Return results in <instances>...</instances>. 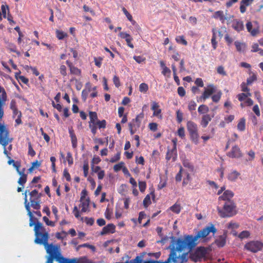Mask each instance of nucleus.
Returning a JSON list of instances; mask_svg holds the SVG:
<instances>
[{
  "instance_id": "32",
  "label": "nucleus",
  "mask_w": 263,
  "mask_h": 263,
  "mask_svg": "<svg viewBox=\"0 0 263 263\" xmlns=\"http://www.w3.org/2000/svg\"><path fill=\"white\" fill-rule=\"evenodd\" d=\"M170 210L176 214H179L181 211V205L177 203H175L174 205L170 208Z\"/></svg>"
},
{
  "instance_id": "63",
  "label": "nucleus",
  "mask_w": 263,
  "mask_h": 263,
  "mask_svg": "<svg viewBox=\"0 0 263 263\" xmlns=\"http://www.w3.org/2000/svg\"><path fill=\"white\" fill-rule=\"evenodd\" d=\"M237 98L239 101L242 102L247 99V95L245 93H240L237 95Z\"/></svg>"
},
{
  "instance_id": "8",
  "label": "nucleus",
  "mask_w": 263,
  "mask_h": 263,
  "mask_svg": "<svg viewBox=\"0 0 263 263\" xmlns=\"http://www.w3.org/2000/svg\"><path fill=\"white\" fill-rule=\"evenodd\" d=\"M216 87L213 84H210L206 88H204V91L200 97V99L205 101L208 99L213 93L216 92Z\"/></svg>"
},
{
  "instance_id": "17",
  "label": "nucleus",
  "mask_w": 263,
  "mask_h": 263,
  "mask_svg": "<svg viewBox=\"0 0 263 263\" xmlns=\"http://www.w3.org/2000/svg\"><path fill=\"white\" fill-rule=\"evenodd\" d=\"M254 0H242L240 2V12L243 14L247 11V7L250 6L253 2Z\"/></svg>"
},
{
  "instance_id": "10",
  "label": "nucleus",
  "mask_w": 263,
  "mask_h": 263,
  "mask_svg": "<svg viewBox=\"0 0 263 263\" xmlns=\"http://www.w3.org/2000/svg\"><path fill=\"white\" fill-rule=\"evenodd\" d=\"M177 157V144L175 143L172 149H168L166 155V159L167 161L172 159L173 162L176 160Z\"/></svg>"
},
{
  "instance_id": "42",
  "label": "nucleus",
  "mask_w": 263,
  "mask_h": 263,
  "mask_svg": "<svg viewBox=\"0 0 263 263\" xmlns=\"http://www.w3.org/2000/svg\"><path fill=\"white\" fill-rule=\"evenodd\" d=\"M148 89V85L145 83H142L140 84L139 91L141 92H146Z\"/></svg>"
},
{
  "instance_id": "30",
  "label": "nucleus",
  "mask_w": 263,
  "mask_h": 263,
  "mask_svg": "<svg viewBox=\"0 0 263 263\" xmlns=\"http://www.w3.org/2000/svg\"><path fill=\"white\" fill-rule=\"evenodd\" d=\"M55 34L57 37L60 40L64 39L68 36L67 33L60 30H57L55 31Z\"/></svg>"
},
{
  "instance_id": "61",
  "label": "nucleus",
  "mask_w": 263,
  "mask_h": 263,
  "mask_svg": "<svg viewBox=\"0 0 263 263\" xmlns=\"http://www.w3.org/2000/svg\"><path fill=\"white\" fill-rule=\"evenodd\" d=\"M66 160L68 162V163L69 165H71L73 164V158L70 152L67 153L66 156Z\"/></svg>"
},
{
  "instance_id": "21",
  "label": "nucleus",
  "mask_w": 263,
  "mask_h": 263,
  "mask_svg": "<svg viewBox=\"0 0 263 263\" xmlns=\"http://www.w3.org/2000/svg\"><path fill=\"white\" fill-rule=\"evenodd\" d=\"M240 175V174L236 170L231 171L228 175V179L229 181L232 182L235 181L238 177Z\"/></svg>"
},
{
  "instance_id": "15",
  "label": "nucleus",
  "mask_w": 263,
  "mask_h": 263,
  "mask_svg": "<svg viewBox=\"0 0 263 263\" xmlns=\"http://www.w3.org/2000/svg\"><path fill=\"white\" fill-rule=\"evenodd\" d=\"M213 116H211L209 114H204L202 116L201 121L200 122V125L203 128L207 127L209 122L212 120Z\"/></svg>"
},
{
  "instance_id": "41",
  "label": "nucleus",
  "mask_w": 263,
  "mask_h": 263,
  "mask_svg": "<svg viewBox=\"0 0 263 263\" xmlns=\"http://www.w3.org/2000/svg\"><path fill=\"white\" fill-rule=\"evenodd\" d=\"M67 233L64 231L55 233V237L60 240H63L67 236Z\"/></svg>"
},
{
  "instance_id": "9",
  "label": "nucleus",
  "mask_w": 263,
  "mask_h": 263,
  "mask_svg": "<svg viewBox=\"0 0 263 263\" xmlns=\"http://www.w3.org/2000/svg\"><path fill=\"white\" fill-rule=\"evenodd\" d=\"M227 156L231 158H239L242 154L240 148L236 145L233 146L231 151L227 153Z\"/></svg>"
},
{
  "instance_id": "57",
  "label": "nucleus",
  "mask_w": 263,
  "mask_h": 263,
  "mask_svg": "<svg viewBox=\"0 0 263 263\" xmlns=\"http://www.w3.org/2000/svg\"><path fill=\"white\" fill-rule=\"evenodd\" d=\"M196 107V103L194 101H191L188 105V109L190 111H193L195 110Z\"/></svg>"
},
{
  "instance_id": "56",
  "label": "nucleus",
  "mask_w": 263,
  "mask_h": 263,
  "mask_svg": "<svg viewBox=\"0 0 263 263\" xmlns=\"http://www.w3.org/2000/svg\"><path fill=\"white\" fill-rule=\"evenodd\" d=\"M183 171V168L181 166H180V170L179 172L177 173L175 177L176 181L177 182H180L181 180L182 179V172Z\"/></svg>"
},
{
  "instance_id": "38",
  "label": "nucleus",
  "mask_w": 263,
  "mask_h": 263,
  "mask_svg": "<svg viewBox=\"0 0 263 263\" xmlns=\"http://www.w3.org/2000/svg\"><path fill=\"white\" fill-rule=\"evenodd\" d=\"M91 90V88L90 87L88 88L87 89H83L82 91V99L83 101L85 102L87 99V97L89 92Z\"/></svg>"
},
{
  "instance_id": "27",
  "label": "nucleus",
  "mask_w": 263,
  "mask_h": 263,
  "mask_svg": "<svg viewBox=\"0 0 263 263\" xmlns=\"http://www.w3.org/2000/svg\"><path fill=\"white\" fill-rule=\"evenodd\" d=\"M234 44L236 49L238 52H243L246 48V45L245 43H241L238 41H235Z\"/></svg>"
},
{
  "instance_id": "18",
  "label": "nucleus",
  "mask_w": 263,
  "mask_h": 263,
  "mask_svg": "<svg viewBox=\"0 0 263 263\" xmlns=\"http://www.w3.org/2000/svg\"><path fill=\"white\" fill-rule=\"evenodd\" d=\"M25 168H23L21 170V172H18V174L20 175V177L18 180L17 183L23 187L27 180V175L25 173Z\"/></svg>"
},
{
  "instance_id": "45",
  "label": "nucleus",
  "mask_w": 263,
  "mask_h": 263,
  "mask_svg": "<svg viewBox=\"0 0 263 263\" xmlns=\"http://www.w3.org/2000/svg\"><path fill=\"white\" fill-rule=\"evenodd\" d=\"M177 135L181 139L185 138V130L183 126L179 127L177 130Z\"/></svg>"
},
{
  "instance_id": "7",
  "label": "nucleus",
  "mask_w": 263,
  "mask_h": 263,
  "mask_svg": "<svg viewBox=\"0 0 263 263\" xmlns=\"http://www.w3.org/2000/svg\"><path fill=\"white\" fill-rule=\"evenodd\" d=\"M263 248V243L259 241H251L245 245V248L252 252L256 253Z\"/></svg>"
},
{
  "instance_id": "39",
  "label": "nucleus",
  "mask_w": 263,
  "mask_h": 263,
  "mask_svg": "<svg viewBox=\"0 0 263 263\" xmlns=\"http://www.w3.org/2000/svg\"><path fill=\"white\" fill-rule=\"evenodd\" d=\"M70 73L77 76H80L81 73V70L77 68V67H75L74 65L69 69Z\"/></svg>"
},
{
  "instance_id": "49",
  "label": "nucleus",
  "mask_w": 263,
  "mask_h": 263,
  "mask_svg": "<svg viewBox=\"0 0 263 263\" xmlns=\"http://www.w3.org/2000/svg\"><path fill=\"white\" fill-rule=\"evenodd\" d=\"M217 72L218 74L223 76H227V72L224 70V68L222 66H219L217 68Z\"/></svg>"
},
{
  "instance_id": "44",
  "label": "nucleus",
  "mask_w": 263,
  "mask_h": 263,
  "mask_svg": "<svg viewBox=\"0 0 263 263\" xmlns=\"http://www.w3.org/2000/svg\"><path fill=\"white\" fill-rule=\"evenodd\" d=\"M182 163L185 167L189 168L191 171H193L194 166L187 160H184Z\"/></svg>"
},
{
  "instance_id": "22",
  "label": "nucleus",
  "mask_w": 263,
  "mask_h": 263,
  "mask_svg": "<svg viewBox=\"0 0 263 263\" xmlns=\"http://www.w3.org/2000/svg\"><path fill=\"white\" fill-rule=\"evenodd\" d=\"M206 254V250L204 247L198 248L194 253L195 256H198L200 259L203 258Z\"/></svg>"
},
{
  "instance_id": "14",
  "label": "nucleus",
  "mask_w": 263,
  "mask_h": 263,
  "mask_svg": "<svg viewBox=\"0 0 263 263\" xmlns=\"http://www.w3.org/2000/svg\"><path fill=\"white\" fill-rule=\"evenodd\" d=\"M234 195V193L231 190H226L223 194L219 197V200H224L226 202L227 201H233L231 199Z\"/></svg>"
},
{
  "instance_id": "43",
  "label": "nucleus",
  "mask_w": 263,
  "mask_h": 263,
  "mask_svg": "<svg viewBox=\"0 0 263 263\" xmlns=\"http://www.w3.org/2000/svg\"><path fill=\"white\" fill-rule=\"evenodd\" d=\"M143 206L145 208L148 207L151 204V197L149 195H147L143 201Z\"/></svg>"
},
{
  "instance_id": "24",
  "label": "nucleus",
  "mask_w": 263,
  "mask_h": 263,
  "mask_svg": "<svg viewBox=\"0 0 263 263\" xmlns=\"http://www.w3.org/2000/svg\"><path fill=\"white\" fill-rule=\"evenodd\" d=\"M213 17L216 19H219L222 23H223L226 20L223 12L221 10L216 11L213 15Z\"/></svg>"
},
{
  "instance_id": "29",
  "label": "nucleus",
  "mask_w": 263,
  "mask_h": 263,
  "mask_svg": "<svg viewBox=\"0 0 263 263\" xmlns=\"http://www.w3.org/2000/svg\"><path fill=\"white\" fill-rule=\"evenodd\" d=\"M212 37L211 39V43L212 46L214 49H215L217 47V42H216V33L217 30L216 28H213L212 30Z\"/></svg>"
},
{
  "instance_id": "25",
  "label": "nucleus",
  "mask_w": 263,
  "mask_h": 263,
  "mask_svg": "<svg viewBox=\"0 0 263 263\" xmlns=\"http://www.w3.org/2000/svg\"><path fill=\"white\" fill-rule=\"evenodd\" d=\"M57 255L58 257V259H56V261H58V263H65L66 259L64 257L61 253V249L60 246L57 245Z\"/></svg>"
},
{
  "instance_id": "52",
  "label": "nucleus",
  "mask_w": 263,
  "mask_h": 263,
  "mask_svg": "<svg viewBox=\"0 0 263 263\" xmlns=\"http://www.w3.org/2000/svg\"><path fill=\"white\" fill-rule=\"evenodd\" d=\"M43 221L45 222L46 225L49 226L51 227H54L55 226V223L54 222L52 221H50L49 220L48 218H47L46 216H44L43 218Z\"/></svg>"
},
{
  "instance_id": "11",
  "label": "nucleus",
  "mask_w": 263,
  "mask_h": 263,
  "mask_svg": "<svg viewBox=\"0 0 263 263\" xmlns=\"http://www.w3.org/2000/svg\"><path fill=\"white\" fill-rule=\"evenodd\" d=\"M144 118L143 112H141L136 117L133 119L132 122H129L128 124H132V126L135 127V129L139 128L141 125V119Z\"/></svg>"
},
{
  "instance_id": "48",
  "label": "nucleus",
  "mask_w": 263,
  "mask_h": 263,
  "mask_svg": "<svg viewBox=\"0 0 263 263\" xmlns=\"http://www.w3.org/2000/svg\"><path fill=\"white\" fill-rule=\"evenodd\" d=\"M176 120L178 123H181L183 120V114L179 110L176 111Z\"/></svg>"
},
{
  "instance_id": "59",
  "label": "nucleus",
  "mask_w": 263,
  "mask_h": 263,
  "mask_svg": "<svg viewBox=\"0 0 263 263\" xmlns=\"http://www.w3.org/2000/svg\"><path fill=\"white\" fill-rule=\"evenodd\" d=\"M146 187V184L145 181L139 182V187L141 192H143L145 191Z\"/></svg>"
},
{
  "instance_id": "2",
  "label": "nucleus",
  "mask_w": 263,
  "mask_h": 263,
  "mask_svg": "<svg viewBox=\"0 0 263 263\" xmlns=\"http://www.w3.org/2000/svg\"><path fill=\"white\" fill-rule=\"evenodd\" d=\"M34 230L35 232V238L34 242L39 245H43L49 255L46 263H53L54 259H58L57 255V245L48 243L49 235L48 231L46 230L43 224L37 222L35 224Z\"/></svg>"
},
{
  "instance_id": "26",
  "label": "nucleus",
  "mask_w": 263,
  "mask_h": 263,
  "mask_svg": "<svg viewBox=\"0 0 263 263\" xmlns=\"http://www.w3.org/2000/svg\"><path fill=\"white\" fill-rule=\"evenodd\" d=\"M69 133L71 138L72 147L76 148L77 146V138L72 129H69Z\"/></svg>"
},
{
  "instance_id": "13",
  "label": "nucleus",
  "mask_w": 263,
  "mask_h": 263,
  "mask_svg": "<svg viewBox=\"0 0 263 263\" xmlns=\"http://www.w3.org/2000/svg\"><path fill=\"white\" fill-rule=\"evenodd\" d=\"M151 109L153 110V116L157 117L159 119L162 118L161 109L160 108V106L157 102H153Z\"/></svg>"
},
{
  "instance_id": "16",
  "label": "nucleus",
  "mask_w": 263,
  "mask_h": 263,
  "mask_svg": "<svg viewBox=\"0 0 263 263\" xmlns=\"http://www.w3.org/2000/svg\"><path fill=\"white\" fill-rule=\"evenodd\" d=\"M115 226L114 224L110 223L103 228L100 232L101 235H104L108 233H114L115 232Z\"/></svg>"
},
{
  "instance_id": "35",
  "label": "nucleus",
  "mask_w": 263,
  "mask_h": 263,
  "mask_svg": "<svg viewBox=\"0 0 263 263\" xmlns=\"http://www.w3.org/2000/svg\"><path fill=\"white\" fill-rule=\"evenodd\" d=\"M252 73V75H251L247 80V83L248 85H251L254 82L257 80V76L254 73H250V74Z\"/></svg>"
},
{
  "instance_id": "3",
  "label": "nucleus",
  "mask_w": 263,
  "mask_h": 263,
  "mask_svg": "<svg viewBox=\"0 0 263 263\" xmlns=\"http://www.w3.org/2000/svg\"><path fill=\"white\" fill-rule=\"evenodd\" d=\"M24 204L26 210L27 211V215L29 217V226H34L37 223H35L36 220L33 217V214L31 211L30 206L33 209L39 210L41 209V197L42 196V193H39L36 190H33L30 192L26 190L24 193ZM39 222L37 221L36 222Z\"/></svg>"
},
{
  "instance_id": "1",
  "label": "nucleus",
  "mask_w": 263,
  "mask_h": 263,
  "mask_svg": "<svg viewBox=\"0 0 263 263\" xmlns=\"http://www.w3.org/2000/svg\"><path fill=\"white\" fill-rule=\"evenodd\" d=\"M217 230L213 224L206 226L201 230L198 232L195 236L192 235H187L184 238L171 237V242L168 248L171 250L168 257L165 261L154 260L149 259L144 260L143 263H184L187 261L188 257L187 253H182V251L185 250L190 251L195 247L198 238H204L207 236L210 233L212 232L213 234L216 233Z\"/></svg>"
},
{
  "instance_id": "4",
  "label": "nucleus",
  "mask_w": 263,
  "mask_h": 263,
  "mask_svg": "<svg viewBox=\"0 0 263 263\" xmlns=\"http://www.w3.org/2000/svg\"><path fill=\"white\" fill-rule=\"evenodd\" d=\"M7 100V95L4 88L0 86V144L6 147L12 142L9 137V131L5 123L2 122L4 116V106Z\"/></svg>"
},
{
  "instance_id": "5",
  "label": "nucleus",
  "mask_w": 263,
  "mask_h": 263,
  "mask_svg": "<svg viewBox=\"0 0 263 263\" xmlns=\"http://www.w3.org/2000/svg\"><path fill=\"white\" fill-rule=\"evenodd\" d=\"M236 205L234 201H227L225 202L222 209L218 208L217 210L221 217H230L236 214Z\"/></svg>"
},
{
  "instance_id": "46",
  "label": "nucleus",
  "mask_w": 263,
  "mask_h": 263,
  "mask_svg": "<svg viewBox=\"0 0 263 263\" xmlns=\"http://www.w3.org/2000/svg\"><path fill=\"white\" fill-rule=\"evenodd\" d=\"M83 168L84 171V175L85 177H86L88 175L89 170V164L88 161H84Z\"/></svg>"
},
{
  "instance_id": "12",
  "label": "nucleus",
  "mask_w": 263,
  "mask_h": 263,
  "mask_svg": "<svg viewBox=\"0 0 263 263\" xmlns=\"http://www.w3.org/2000/svg\"><path fill=\"white\" fill-rule=\"evenodd\" d=\"M227 235L224 233L222 235L219 236L215 240V243L219 248L223 247L226 243Z\"/></svg>"
},
{
  "instance_id": "33",
  "label": "nucleus",
  "mask_w": 263,
  "mask_h": 263,
  "mask_svg": "<svg viewBox=\"0 0 263 263\" xmlns=\"http://www.w3.org/2000/svg\"><path fill=\"white\" fill-rule=\"evenodd\" d=\"M246 128V120L245 118H241L237 124V129L240 131L245 130Z\"/></svg>"
},
{
  "instance_id": "58",
  "label": "nucleus",
  "mask_w": 263,
  "mask_h": 263,
  "mask_svg": "<svg viewBox=\"0 0 263 263\" xmlns=\"http://www.w3.org/2000/svg\"><path fill=\"white\" fill-rule=\"evenodd\" d=\"M177 92L179 96L182 97L185 95V90L182 86H180L177 89Z\"/></svg>"
},
{
  "instance_id": "40",
  "label": "nucleus",
  "mask_w": 263,
  "mask_h": 263,
  "mask_svg": "<svg viewBox=\"0 0 263 263\" xmlns=\"http://www.w3.org/2000/svg\"><path fill=\"white\" fill-rule=\"evenodd\" d=\"M250 235V233L249 231L245 230L242 231L238 235V237L241 239H243L245 238H248Z\"/></svg>"
},
{
  "instance_id": "51",
  "label": "nucleus",
  "mask_w": 263,
  "mask_h": 263,
  "mask_svg": "<svg viewBox=\"0 0 263 263\" xmlns=\"http://www.w3.org/2000/svg\"><path fill=\"white\" fill-rule=\"evenodd\" d=\"M120 155H121L120 152H118L113 157L110 158L109 161L111 163H115V162L118 161L120 159Z\"/></svg>"
},
{
  "instance_id": "64",
  "label": "nucleus",
  "mask_w": 263,
  "mask_h": 263,
  "mask_svg": "<svg viewBox=\"0 0 263 263\" xmlns=\"http://www.w3.org/2000/svg\"><path fill=\"white\" fill-rule=\"evenodd\" d=\"M60 73L63 76L65 77L67 75L66 67L65 65H62L60 67Z\"/></svg>"
},
{
  "instance_id": "62",
  "label": "nucleus",
  "mask_w": 263,
  "mask_h": 263,
  "mask_svg": "<svg viewBox=\"0 0 263 263\" xmlns=\"http://www.w3.org/2000/svg\"><path fill=\"white\" fill-rule=\"evenodd\" d=\"M133 58L139 64L141 63L142 62H144L145 60V58L140 55H135L134 56Z\"/></svg>"
},
{
  "instance_id": "53",
  "label": "nucleus",
  "mask_w": 263,
  "mask_h": 263,
  "mask_svg": "<svg viewBox=\"0 0 263 263\" xmlns=\"http://www.w3.org/2000/svg\"><path fill=\"white\" fill-rule=\"evenodd\" d=\"M50 161L52 163L51 164V168L52 172L55 173L56 172V168H55V161H56V158L55 157L51 156L50 158Z\"/></svg>"
},
{
  "instance_id": "19",
  "label": "nucleus",
  "mask_w": 263,
  "mask_h": 263,
  "mask_svg": "<svg viewBox=\"0 0 263 263\" xmlns=\"http://www.w3.org/2000/svg\"><path fill=\"white\" fill-rule=\"evenodd\" d=\"M232 27L235 30L237 31V32L242 31L244 29L243 22L238 20H233Z\"/></svg>"
},
{
  "instance_id": "23",
  "label": "nucleus",
  "mask_w": 263,
  "mask_h": 263,
  "mask_svg": "<svg viewBox=\"0 0 263 263\" xmlns=\"http://www.w3.org/2000/svg\"><path fill=\"white\" fill-rule=\"evenodd\" d=\"M246 28L248 32H250L252 36H255L258 33V29L254 28L252 29V24L251 22H248L246 24Z\"/></svg>"
},
{
  "instance_id": "6",
  "label": "nucleus",
  "mask_w": 263,
  "mask_h": 263,
  "mask_svg": "<svg viewBox=\"0 0 263 263\" xmlns=\"http://www.w3.org/2000/svg\"><path fill=\"white\" fill-rule=\"evenodd\" d=\"M186 128L191 140L197 144L198 143L199 137L197 124L192 121H188L186 123Z\"/></svg>"
},
{
  "instance_id": "34",
  "label": "nucleus",
  "mask_w": 263,
  "mask_h": 263,
  "mask_svg": "<svg viewBox=\"0 0 263 263\" xmlns=\"http://www.w3.org/2000/svg\"><path fill=\"white\" fill-rule=\"evenodd\" d=\"M222 96V92L220 90L217 91L215 94L212 96V100L213 102L217 103L220 100Z\"/></svg>"
},
{
  "instance_id": "20",
  "label": "nucleus",
  "mask_w": 263,
  "mask_h": 263,
  "mask_svg": "<svg viewBox=\"0 0 263 263\" xmlns=\"http://www.w3.org/2000/svg\"><path fill=\"white\" fill-rule=\"evenodd\" d=\"M80 204L79 208H81V212L84 213L87 211L89 205V199L88 198L86 199H80Z\"/></svg>"
},
{
  "instance_id": "54",
  "label": "nucleus",
  "mask_w": 263,
  "mask_h": 263,
  "mask_svg": "<svg viewBox=\"0 0 263 263\" xmlns=\"http://www.w3.org/2000/svg\"><path fill=\"white\" fill-rule=\"evenodd\" d=\"M103 60V58L101 57L99 58H94V62L95 63V65L99 68L101 67L102 65V62Z\"/></svg>"
},
{
  "instance_id": "31",
  "label": "nucleus",
  "mask_w": 263,
  "mask_h": 263,
  "mask_svg": "<svg viewBox=\"0 0 263 263\" xmlns=\"http://www.w3.org/2000/svg\"><path fill=\"white\" fill-rule=\"evenodd\" d=\"M209 111V108L206 105H201L199 106L198 108V111L200 114H206Z\"/></svg>"
},
{
  "instance_id": "28",
  "label": "nucleus",
  "mask_w": 263,
  "mask_h": 263,
  "mask_svg": "<svg viewBox=\"0 0 263 263\" xmlns=\"http://www.w3.org/2000/svg\"><path fill=\"white\" fill-rule=\"evenodd\" d=\"M89 116L90 118V121L89 122V124H95L96 122L98 121V115L96 112L95 111H89Z\"/></svg>"
},
{
  "instance_id": "55",
  "label": "nucleus",
  "mask_w": 263,
  "mask_h": 263,
  "mask_svg": "<svg viewBox=\"0 0 263 263\" xmlns=\"http://www.w3.org/2000/svg\"><path fill=\"white\" fill-rule=\"evenodd\" d=\"M26 69L27 70L29 69H31L33 73L36 76H38L40 74V73L36 67L26 66Z\"/></svg>"
},
{
  "instance_id": "50",
  "label": "nucleus",
  "mask_w": 263,
  "mask_h": 263,
  "mask_svg": "<svg viewBox=\"0 0 263 263\" xmlns=\"http://www.w3.org/2000/svg\"><path fill=\"white\" fill-rule=\"evenodd\" d=\"M176 40L177 42L181 43L182 44H183L184 45H186L187 44V41L185 40L184 36L182 35L177 37L176 39Z\"/></svg>"
},
{
  "instance_id": "36",
  "label": "nucleus",
  "mask_w": 263,
  "mask_h": 263,
  "mask_svg": "<svg viewBox=\"0 0 263 263\" xmlns=\"http://www.w3.org/2000/svg\"><path fill=\"white\" fill-rule=\"evenodd\" d=\"M122 11L124 13V14L126 15L127 19L133 24H134L135 23V21L133 20L132 15L128 12V11L126 9L125 7H123Z\"/></svg>"
},
{
  "instance_id": "37",
  "label": "nucleus",
  "mask_w": 263,
  "mask_h": 263,
  "mask_svg": "<svg viewBox=\"0 0 263 263\" xmlns=\"http://www.w3.org/2000/svg\"><path fill=\"white\" fill-rule=\"evenodd\" d=\"M96 126H97L99 129L105 128L106 126V121L105 120H102L101 121L98 120L95 123Z\"/></svg>"
},
{
  "instance_id": "60",
  "label": "nucleus",
  "mask_w": 263,
  "mask_h": 263,
  "mask_svg": "<svg viewBox=\"0 0 263 263\" xmlns=\"http://www.w3.org/2000/svg\"><path fill=\"white\" fill-rule=\"evenodd\" d=\"M113 82L116 87L117 88H118L121 85L119 78L117 76H114L113 78Z\"/></svg>"
},
{
  "instance_id": "47",
  "label": "nucleus",
  "mask_w": 263,
  "mask_h": 263,
  "mask_svg": "<svg viewBox=\"0 0 263 263\" xmlns=\"http://www.w3.org/2000/svg\"><path fill=\"white\" fill-rule=\"evenodd\" d=\"M124 163L123 162H120L119 163L114 166V170L115 172H117L120 171L124 166Z\"/></svg>"
}]
</instances>
